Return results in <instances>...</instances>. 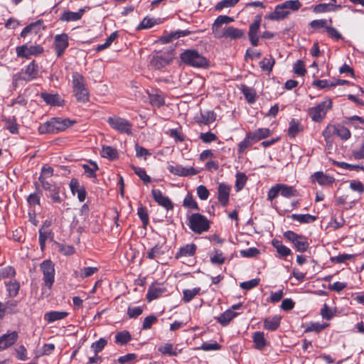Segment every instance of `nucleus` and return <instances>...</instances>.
Segmentation results:
<instances>
[{
	"label": "nucleus",
	"mask_w": 364,
	"mask_h": 364,
	"mask_svg": "<svg viewBox=\"0 0 364 364\" xmlns=\"http://www.w3.org/2000/svg\"><path fill=\"white\" fill-rule=\"evenodd\" d=\"M4 121L5 122V128L9 130L11 134H18V125L14 117L6 118Z\"/></svg>",
	"instance_id": "44"
},
{
	"label": "nucleus",
	"mask_w": 364,
	"mask_h": 364,
	"mask_svg": "<svg viewBox=\"0 0 364 364\" xmlns=\"http://www.w3.org/2000/svg\"><path fill=\"white\" fill-rule=\"evenodd\" d=\"M167 168L170 173L178 176H194L198 173L193 167H183L181 165H169Z\"/></svg>",
	"instance_id": "15"
},
{
	"label": "nucleus",
	"mask_w": 364,
	"mask_h": 364,
	"mask_svg": "<svg viewBox=\"0 0 364 364\" xmlns=\"http://www.w3.org/2000/svg\"><path fill=\"white\" fill-rule=\"evenodd\" d=\"M328 326V324H321V323H319L318 322L311 323L305 328L304 332L307 333V332L314 331V332H316V333H319L322 330L326 328Z\"/></svg>",
	"instance_id": "60"
},
{
	"label": "nucleus",
	"mask_w": 364,
	"mask_h": 364,
	"mask_svg": "<svg viewBox=\"0 0 364 364\" xmlns=\"http://www.w3.org/2000/svg\"><path fill=\"white\" fill-rule=\"evenodd\" d=\"M150 103L155 107H160L164 105V97L159 93H154L149 95Z\"/></svg>",
	"instance_id": "58"
},
{
	"label": "nucleus",
	"mask_w": 364,
	"mask_h": 364,
	"mask_svg": "<svg viewBox=\"0 0 364 364\" xmlns=\"http://www.w3.org/2000/svg\"><path fill=\"white\" fill-rule=\"evenodd\" d=\"M151 195L159 205L164 208L166 210H169L173 208V203L171 199L164 196L162 192L159 189H153L151 191Z\"/></svg>",
	"instance_id": "13"
},
{
	"label": "nucleus",
	"mask_w": 364,
	"mask_h": 364,
	"mask_svg": "<svg viewBox=\"0 0 364 364\" xmlns=\"http://www.w3.org/2000/svg\"><path fill=\"white\" fill-rule=\"evenodd\" d=\"M41 97L48 105H60V98L58 95L48 94L46 92H42L41 94Z\"/></svg>",
	"instance_id": "51"
},
{
	"label": "nucleus",
	"mask_w": 364,
	"mask_h": 364,
	"mask_svg": "<svg viewBox=\"0 0 364 364\" xmlns=\"http://www.w3.org/2000/svg\"><path fill=\"white\" fill-rule=\"evenodd\" d=\"M302 130V127L299 121L296 120L295 119H291L289 122V127L288 129V134L289 137H295Z\"/></svg>",
	"instance_id": "42"
},
{
	"label": "nucleus",
	"mask_w": 364,
	"mask_h": 364,
	"mask_svg": "<svg viewBox=\"0 0 364 364\" xmlns=\"http://www.w3.org/2000/svg\"><path fill=\"white\" fill-rule=\"evenodd\" d=\"M68 36L66 33L56 35L54 38V47L58 58H60L68 47Z\"/></svg>",
	"instance_id": "12"
},
{
	"label": "nucleus",
	"mask_w": 364,
	"mask_h": 364,
	"mask_svg": "<svg viewBox=\"0 0 364 364\" xmlns=\"http://www.w3.org/2000/svg\"><path fill=\"white\" fill-rule=\"evenodd\" d=\"M191 33V32L188 30H178L172 31L161 36V41L164 43H168L173 40L178 39L181 37L187 36Z\"/></svg>",
	"instance_id": "24"
},
{
	"label": "nucleus",
	"mask_w": 364,
	"mask_h": 364,
	"mask_svg": "<svg viewBox=\"0 0 364 364\" xmlns=\"http://www.w3.org/2000/svg\"><path fill=\"white\" fill-rule=\"evenodd\" d=\"M53 175V168L50 166H43L41 173L38 177L39 182H44L51 180L50 178Z\"/></svg>",
	"instance_id": "52"
},
{
	"label": "nucleus",
	"mask_w": 364,
	"mask_h": 364,
	"mask_svg": "<svg viewBox=\"0 0 364 364\" xmlns=\"http://www.w3.org/2000/svg\"><path fill=\"white\" fill-rule=\"evenodd\" d=\"M18 338V333L14 331L0 336V351L7 349L13 346Z\"/></svg>",
	"instance_id": "16"
},
{
	"label": "nucleus",
	"mask_w": 364,
	"mask_h": 364,
	"mask_svg": "<svg viewBox=\"0 0 364 364\" xmlns=\"http://www.w3.org/2000/svg\"><path fill=\"white\" fill-rule=\"evenodd\" d=\"M312 178L314 181H316L319 185H328L333 183L334 179L333 177L325 175L321 171L316 172Z\"/></svg>",
	"instance_id": "37"
},
{
	"label": "nucleus",
	"mask_w": 364,
	"mask_h": 364,
	"mask_svg": "<svg viewBox=\"0 0 364 364\" xmlns=\"http://www.w3.org/2000/svg\"><path fill=\"white\" fill-rule=\"evenodd\" d=\"M107 343V341L105 338H101L91 345V348L93 350L95 354L97 355L103 350Z\"/></svg>",
	"instance_id": "64"
},
{
	"label": "nucleus",
	"mask_w": 364,
	"mask_h": 364,
	"mask_svg": "<svg viewBox=\"0 0 364 364\" xmlns=\"http://www.w3.org/2000/svg\"><path fill=\"white\" fill-rule=\"evenodd\" d=\"M84 13V9H80L77 12L65 11L60 15L59 20L63 22L76 21L82 18Z\"/></svg>",
	"instance_id": "23"
},
{
	"label": "nucleus",
	"mask_w": 364,
	"mask_h": 364,
	"mask_svg": "<svg viewBox=\"0 0 364 364\" xmlns=\"http://www.w3.org/2000/svg\"><path fill=\"white\" fill-rule=\"evenodd\" d=\"M284 237L291 242L299 252H306L309 247V243L306 236L298 235L296 232L288 230L284 232Z\"/></svg>",
	"instance_id": "6"
},
{
	"label": "nucleus",
	"mask_w": 364,
	"mask_h": 364,
	"mask_svg": "<svg viewBox=\"0 0 364 364\" xmlns=\"http://www.w3.org/2000/svg\"><path fill=\"white\" fill-rule=\"evenodd\" d=\"M332 23V19L330 18L328 20L327 19H318V20H313L310 22L309 25L310 26L315 29L318 30L319 28H324L326 30V28L328 27V24Z\"/></svg>",
	"instance_id": "53"
},
{
	"label": "nucleus",
	"mask_w": 364,
	"mask_h": 364,
	"mask_svg": "<svg viewBox=\"0 0 364 364\" xmlns=\"http://www.w3.org/2000/svg\"><path fill=\"white\" fill-rule=\"evenodd\" d=\"M275 64V60L272 56L269 58H264L259 63V67L263 71L270 73Z\"/></svg>",
	"instance_id": "49"
},
{
	"label": "nucleus",
	"mask_w": 364,
	"mask_h": 364,
	"mask_svg": "<svg viewBox=\"0 0 364 364\" xmlns=\"http://www.w3.org/2000/svg\"><path fill=\"white\" fill-rule=\"evenodd\" d=\"M233 21V18L230 17L228 16L221 15L218 16L212 26V31L214 36L216 37L218 36V33H220L223 32L221 26L223 24H228L232 22Z\"/></svg>",
	"instance_id": "18"
},
{
	"label": "nucleus",
	"mask_w": 364,
	"mask_h": 364,
	"mask_svg": "<svg viewBox=\"0 0 364 364\" xmlns=\"http://www.w3.org/2000/svg\"><path fill=\"white\" fill-rule=\"evenodd\" d=\"M279 184V189L281 195L284 198H291L298 196L297 191L293 186H287L283 183Z\"/></svg>",
	"instance_id": "41"
},
{
	"label": "nucleus",
	"mask_w": 364,
	"mask_h": 364,
	"mask_svg": "<svg viewBox=\"0 0 364 364\" xmlns=\"http://www.w3.org/2000/svg\"><path fill=\"white\" fill-rule=\"evenodd\" d=\"M230 186L225 183H220L218 188V200L223 206H226L229 201Z\"/></svg>",
	"instance_id": "19"
},
{
	"label": "nucleus",
	"mask_w": 364,
	"mask_h": 364,
	"mask_svg": "<svg viewBox=\"0 0 364 364\" xmlns=\"http://www.w3.org/2000/svg\"><path fill=\"white\" fill-rule=\"evenodd\" d=\"M98 271L99 267H85L80 268L79 270L75 271L74 276L76 278L84 279L85 278L92 276L93 274H96Z\"/></svg>",
	"instance_id": "28"
},
{
	"label": "nucleus",
	"mask_w": 364,
	"mask_h": 364,
	"mask_svg": "<svg viewBox=\"0 0 364 364\" xmlns=\"http://www.w3.org/2000/svg\"><path fill=\"white\" fill-rule=\"evenodd\" d=\"M169 63V60L162 55L156 54L151 60V65L155 69H161Z\"/></svg>",
	"instance_id": "34"
},
{
	"label": "nucleus",
	"mask_w": 364,
	"mask_h": 364,
	"mask_svg": "<svg viewBox=\"0 0 364 364\" xmlns=\"http://www.w3.org/2000/svg\"><path fill=\"white\" fill-rule=\"evenodd\" d=\"M131 168L135 174H136L144 183H149L151 182L150 176L146 174V171L143 168L135 166H132Z\"/></svg>",
	"instance_id": "54"
},
{
	"label": "nucleus",
	"mask_w": 364,
	"mask_h": 364,
	"mask_svg": "<svg viewBox=\"0 0 364 364\" xmlns=\"http://www.w3.org/2000/svg\"><path fill=\"white\" fill-rule=\"evenodd\" d=\"M197 246L193 243L187 244L179 248L176 252L175 257L180 259L182 257H188L193 256L196 252Z\"/></svg>",
	"instance_id": "26"
},
{
	"label": "nucleus",
	"mask_w": 364,
	"mask_h": 364,
	"mask_svg": "<svg viewBox=\"0 0 364 364\" xmlns=\"http://www.w3.org/2000/svg\"><path fill=\"white\" fill-rule=\"evenodd\" d=\"M254 142V139L251 135V133H247L245 139L238 144V152L240 154L244 153L247 148L251 146Z\"/></svg>",
	"instance_id": "46"
},
{
	"label": "nucleus",
	"mask_w": 364,
	"mask_h": 364,
	"mask_svg": "<svg viewBox=\"0 0 364 364\" xmlns=\"http://www.w3.org/2000/svg\"><path fill=\"white\" fill-rule=\"evenodd\" d=\"M195 119L199 125H209L216 119V114L213 111L200 112V115L195 117Z\"/></svg>",
	"instance_id": "22"
},
{
	"label": "nucleus",
	"mask_w": 364,
	"mask_h": 364,
	"mask_svg": "<svg viewBox=\"0 0 364 364\" xmlns=\"http://www.w3.org/2000/svg\"><path fill=\"white\" fill-rule=\"evenodd\" d=\"M238 313L234 312L231 309H228L221 314L218 317H217L216 320L222 326H225L230 322L232 318L236 317Z\"/></svg>",
	"instance_id": "31"
},
{
	"label": "nucleus",
	"mask_w": 364,
	"mask_h": 364,
	"mask_svg": "<svg viewBox=\"0 0 364 364\" xmlns=\"http://www.w3.org/2000/svg\"><path fill=\"white\" fill-rule=\"evenodd\" d=\"M261 23V17L257 16L254 21L250 25L248 36L252 46H257L259 44V32Z\"/></svg>",
	"instance_id": "14"
},
{
	"label": "nucleus",
	"mask_w": 364,
	"mask_h": 364,
	"mask_svg": "<svg viewBox=\"0 0 364 364\" xmlns=\"http://www.w3.org/2000/svg\"><path fill=\"white\" fill-rule=\"evenodd\" d=\"M43 20H38L26 26L21 32V37L26 38L29 33L37 34L42 29Z\"/></svg>",
	"instance_id": "27"
},
{
	"label": "nucleus",
	"mask_w": 364,
	"mask_h": 364,
	"mask_svg": "<svg viewBox=\"0 0 364 364\" xmlns=\"http://www.w3.org/2000/svg\"><path fill=\"white\" fill-rule=\"evenodd\" d=\"M289 12L286 10L285 7L283 6V4L277 5L274 11L268 15L266 16V18L272 20V21H278L281 19L285 18Z\"/></svg>",
	"instance_id": "25"
},
{
	"label": "nucleus",
	"mask_w": 364,
	"mask_h": 364,
	"mask_svg": "<svg viewBox=\"0 0 364 364\" xmlns=\"http://www.w3.org/2000/svg\"><path fill=\"white\" fill-rule=\"evenodd\" d=\"M70 188L73 195L77 194V198L80 202L85 200L87 193L83 186H80L78 181L76 178H73L70 182Z\"/></svg>",
	"instance_id": "20"
},
{
	"label": "nucleus",
	"mask_w": 364,
	"mask_h": 364,
	"mask_svg": "<svg viewBox=\"0 0 364 364\" xmlns=\"http://www.w3.org/2000/svg\"><path fill=\"white\" fill-rule=\"evenodd\" d=\"M157 23V21L154 18H144L140 24L137 26L138 30L147 29L153 27Z\"/></svg>",
	"instance_id": "59"
},
{
	"label": "nucleus",
	"mask_w": 364,
	"mask_h": 364,
	"mask_svg": "<svg viewBox=\"0 0 364 364\" xmlns=\"http://www.w3.org/2000/svg\"><path fill=\"white\" fill-rule=\"evenodd\" d=\"M333 164L338 167H341L343 169H346V170H349V171L355 170L356 171H358L363 170V166H360V165H353V164H348L346 162L336 161H333Z\"/></svg>",
	"instance_id": "57"
},
{
	"label": "nucleus",
	"mask_w": 364,
	"mask_h": 364,
	"mask_svg": "<svg viewBox=\"0 0 364 364\" xmlns=\"http://www.w3.org/2000/svg\"><path fill=\"white\" fill-rule=\"evenodd\" d=\"M40 269L43 272V286L50 289L55 282V268L53 262L46 259L40 264Z\"/></svg>",
	"instance_id": "7"
},
{
	"label": "nucleus",
	"mask_w": 364,
	"mask_h": 364,
	"mask_svg": "<svg viewBox=\"0 0 364 364\" xmlns=\"http://www.w3.org/2000/svg\"><path fill=\"white\" fill-rule=\"evenodd\" d=\"M107 123L109 126L120 133H124L128 135H131L132 125L126 119L121 118L117 116L109 117L107 120Z\"/></svg>",
	"instance_id": "8"
},
{
	"label": "nucleus",
	"mask_w": 364,
	"mask_h": 364,
	"mask_svg": "<svg viewBox=\"0 0 364 364\" xmlns=\"http://www.w3.org/2000/svg\"><path fill=\"white\" fill-rule=\"evenodd\" d=\"M72 83L74 95L80 102L85 103L90 100V93L85 85V77L75 72L72 75Z\"/></svg>",
	"instance_id": "3"
},
{
	"label": "nucleus",
	"mask_w": 364,
	"mask_h": 364,
	"mask_svg": "<svg viewBox=\"0 0 364 364\" xmlns=\"http://www.w3.org/2000/svg\"><path fill=\"white\" fill-rule=\"evenodd\" d=\"M183 205L185 208H189L191 210H199V207H198L196 201L193 198V196L191 194H188L185 197L183 202Z\"/></svg>",
	"instance_id": "56"
},
{
	"label": "nucleus",
	"mask_w": 364,
	"mask_h": 364,
	"mask_svg": "<svg viewBox=\"0 0 364 364\" xmlns=\"http://www.w3.org/2000/svg\"><path fill=\"white\" fill-rule=\"evenodd\" d=\"M188 225L193 232L197 234L206 232L210 228L208 220L200 213H193L188 218Z\"/></svg>",
	"instance_id": "5"
},
{
	"label": "nucleus",
	"mask_w": 364,
	"mask_h": 364,
	"mask_svg": "<svg viewBox=\"0 0 364 364\" xmlns=\"http://www.w3.org/2000/svg\"><path fill=\"white\" fill-rule=\"evenodd\" d=\"M322 135L326 143V145L331 146L333 144V136L336 135V124H329L322 132Z\"/></svg>",
	"instance_id": "33"
},
{
	"label": "nucleus",
	"mask_w": 364,
	"mask_h": 364,
	"mask_svg": "<svg viewBox=\"0 0 364 364\" xmlns=\"http://www.w3.org/2000/svg\"><path fill=\"white\" fill-rule=\"evenodd\" d=\"M180 59L183 63L193 68H205L209 65V60L195 49L185 50L180 54Z\"/></svg>",
	"instance_id": "2"
},
{
	"label": "nucleus",
	"mask_w": 364,
	"mask_h": 364,
	"mask_svg": "<svg viewBox=\"0 0 364 364\" xmlns=\"http://www.w3.org/2000/svg\"><path fill=\"white\" fill-rule=\"evenodd\" d=\"M241 91L249 103H253L256 100L255 90L246 85H242Z\"/></svg>",
	"instance_id": "48"
},
{
	"label": "nucleus",
	"mask_w": 364,
	"mask_h": 364,
	"mask_svg": "<svg viewBox=\"0 0 364 364\" xmlns=\"http://www.w3.org/2000/svg\"><path fill=\"white\" fill-rule=\"evenodd\" d=\"M41 196L39 192L30 194L27 198L29 206L34 208L36 205H40Z\"/></svg>",
	"instance_id": "61"
},
{
	"label": "nucleus",
	"mask_w": 364,
	"mask_h": 364,
	"mask_svg": "<svg viewBox=\"0 0 364 364\" xmlns=\"http://www.w3.org/2000/svg\"><path fill=\"white\" fill-rule=\"evenodd\" d=\"M340 4H318L314 7V11L317 14L336 11L341 9Z\"/></svg>",
	"instance_id": "30"
},
{
	"label": "nucleus",
	"mask_w": 364,
	"mask_h": 364,
	"mask_svg": "<svg viewBox=\"0 0 364 364\" xmlns=\"http://www.w3.org/2000/svg\"><path fill=\"white\" fill-rule=\"evenodd\" d=\"M346 123L353 127L355 129H362L359 124H364V118L358 115L346 118Z\"/></svg>",
	"instance_id": "55"
},
{
	"label": "nucleus",
	"mask_w": 364,
	"mask_h": 364,
	"mask_svg": "<svg viewBox=\"0 0 364 364\" xmlns=\"http://www.w3.org/2000/svg\"><path fill=\"white\" fill-rule=\"evenodd\" d=\"M101 156L109 160H114L117 158V151L110 146H102Z\"/></svg>",
	"instance_id": "47"
},
{
	"label": "nucleus",
	"mask_w": 364,
	"mask_h": 364,
	"mask_svg": "<svg viewBox=\"0 0 364 364\" xmlns=\"http://www.w3.org/2000/svg\"><path fill=\"white\" fill-rule=\"evenodd\" d=\"M132 335L128 331H119L115 335L114 342L117 344L124 346L132 340Z\"/></svg>",
	"instance_id": "40"
},
{
	"label": "nucleus",
	"mask_w": 364,
	"mask_h": 364,
	"mask_svg": "<svg viewBox=\"0 0 364 364\" xmlns=\"http://www.w3.org/2000/svg\"><path fill=\"white\" fill-rule=\"evenodd\" d=\"M290 218L299 223H312L316 220V217L310 214H292Z\"/></svg>",
	"instance_id": "38"
},
{
	"label": "nucleus",
	"mask_w": 364,
	"mask_h": 364,
	"mask_svg": "<svg viewBox=\"0 0 364 364\" xmlns=\"http://www.w3.org/2000/svg\"><path fill=\"white\" fill-rule=\"evenodd\" d=\"M272 244L277 252L280 255L281 257H285L291 254V250L287 246L284 245L282 242L278 240H273Z\"/></svg>",
	"instance_id": "39"
},
{
	"label": "nucleus",
	"mask_w": 364,
	"mask_h": 364,
	"mask_svg": "<svg viewBox=\"0 0 364 364\" xmlns=\"http://www.w3.org/2000/svg\"><path fill=\"white\" fill-rule=\"evenodd\" d=\"M217 38H226L231 40H237L245 38V31L233 26H228L223 28V32L218 33Z\"/></svg>",
	"instance_id": "11"
},
{
	"label": "nucleus",
	"mask_w": 364,
	"mask_h": 364,
	"mask_svg": "<svg viewBox=\"0 0 364 364\" xmlns=\"http://www.w3.org/2000/svg\"><path fill=\"white\" fill-rule=\"evenodd\" d=\"M332 108V101L330 99L326 100L317 105L311 107L308 110V114L312 121L321 122L326 115L328 110Z\"/></svg>",
	"instance_id": "4"
},
{
	"label": "nucleus",
	"mask_w": 364,
	"mask_h": 364,
	"mask_svg": "<svg viewBox=\"0 0 364 364\" xmlns=\"http://www.w3.org/2000/svg\"><path fill=\"white\" fill-rule=\"evenodd\" d=\"M336 135L342 140H348L351 136L350 131L341 124H336Z\"/></svg>",
	"instance_id": "45"
},
{
	"label": "nucleus",
	"mask_w": 364,
	"mask_h": 364,
	"mask_svg": "<svg viewBox=\"0 0 364 364\" xmlns=\"http://www.w3.org/2000/svg\"><path fill=\"white\" fill-rule=\"evenodd\" d=\"M38 66L34 60L29 63L24 71L22 72L21 78L25 81H31L37 77Z\"/></svg>",
	"instance_id": "17"
},
{
	"label": "nucleus",
	"mask_w": 364,
	"mask_h": 364,
	"mask_svg": "<svg viewBox=\"0 0 364 364\" xmlns=\"http://www.w3.org/2000/svg\"><path fill=\"white\" fill-rule=\"evenodd\" d=\"M68 315V313L66 311H51L44 314V320L48 323H51L56 321L64 319Z\"/></svg>",
	"instance_id": "29"
},
{
	"label": "nucleus",
	"mask_w": 364,
	"mask_h": 364,
	"mask_svg": "<svg viewBox=\"0 0 364 364\" xmlns=\"http://www.w3.org/2000/svg\"><path fill=\"white\" fill-rule=\"evenodd\" d=\"M253 341L257 349H262L267 346V341L264 338V334L261 331H256L252 336Z\"/></svg>",
	"instance_id": "43"
},
{
	"label": "nucleus",
	"mask_w": 364,
	"mask_h": 364,
	"mask_svg": "<svg viewBox=\"0 0 364 364\" xmlns=\"http://www.w3.org/2000/svg\"><path fill=\"white\" fill-rule=\"evenodd\" d=\"M281 317L274 316L272 318H267L264 320V328L266 330L274 331H276L280 325Z\"/></svg>",
	"instance_id": "32"
},
{
	"label": "nucleus",
	"mask_w": 364,
	"mask_h": 364,
	"mask_svg": "<svg viewBox=\"0 0 364 364\" xmlns=\"http://www.w3.org/2000/svg\"><path fill=\"white\" fill-rule=\"evenodd\" d=\"M271 134V131L268 128H259L251 133L254 141H257L261 139L268 137Z\"/></svg>",
	"instance_id": "50"
},
{
	"label": "nucleus",
	"mask_w": 364,
	"mask_h": 364,
	"mask_svg": "<svg viewBox=\"0 0 364 364\" xmlns=\"http://www.w3.org/2000/svg\"><path fill=\"white\" fill-rule=\"evenodd\" d=\"M5 286L9 297H15L18 295L20 289V284L16 279H11L5 282Z\"/></svg>",
	"instance_id": "36"
},
{
	"label": "nucleus",
	"mask_w": 364,
	"mask_h": 364,
	"mask_svg": "<svg viewBox=\"0 0 364 364\" xmlns=\"http://www.w3.org/2000/svg\"><path fill=\"white\" fill-rule=\"evenodd\" d=\"M16 55L18 58H29L31 56L38 55L43 52L40 45L28 46L26 44L16 48Z\"/></svg>",
	"instance_id": "9"
},
{
	"label": "nucleus",
	"mask_w": 364,
	"mask_h": 364,
	"mask_svg": "<svg viewBox=\"0 0 364 364\" xmlns=\"http://www.w3.org/2000/svg\"><path fill=\"white\" fill-rule=\"evenodd\" d=\"M294 72L299 76H304L306 73L304 63L301 60H298L294 65Z\"/></svg>",
	"instance_id": "62"
},
{
	"label": "nucleus",
	"mask_w": 364,
	"mask_h": 364,
	"mask_svg": "<svg viewBox=\"0 0 364 364\" xmlns=\"http://www.w3.org/2000/svg\"><path fill=\"white\" fill-rule=\"evenodd\" d=\"M199 139L203 143L210 144L211 142L215 141L218 139V137L214 133L208 132L205 133H200L199 135Z\"/></svg>",
	"instance_id": "63"
},
{
	"label": "nucleus",
	"mask_w": 364,
	"mask_h": 364,
	"mask_svg": "<svg viewBox=\"0 0 364 364\" xmlns=\"http://www.w3.org/2000/svg\"><path fill=\"white\" fill-rule=\"evenodd\" d=\"M75 120L68 118L53 117L50 121L41 124L38 127L40 134H55L65 130L75 124Z\"/></svg>",
	"instance_id": "1"
},
{
	"label": "nucleus",
	"mask_w": 364,
	"mask_h": 364,
	"mask_svg": "<svg viewBox=\"0 0 364 364\" xmlns=\"http://www.w3.org/2000/svg\"><path fill=\"white\" fill-rule=\"evenodd\" d=\"M41 185L47 192V197L51 198L53 203H61L62 199L60 196V187H58L52 180L41 182Z\"/></svg>",
	"instance_id": "10"
},
{
	"label": "nucleus",
	"mask_w": 364,
	"mask_h": 364,
	"mask_svg": "<svg viewBox=\"0 0 364 364\" xmlns=\"http://www.w3.org/2000/svg\"><path fill=\"white\" fill-rule=\"evenodd\" d=\"M165 291L166 289L161 284H152L151 286H149L147 290L146 299L148 301H151L156 299H158Z\"/></svg>",
	"instance_id": "21"
},
{
	"label": "nucleus",
	"mask_w": 364,
	"mask_h": 364,
	"mask_svg": "<svg viewBox=\"0 0 364 364\" xmlns=\"http://www.w3.org/2000/svg\"><path fill=\"white\" fill-rule=\"evenodd\" d=\"M164 253L165 250H164L163 245L158 243L146 252V257L149 259H154L164 255Z\"/></svg>",
	"instance_id": "35"
}]
</instances>
